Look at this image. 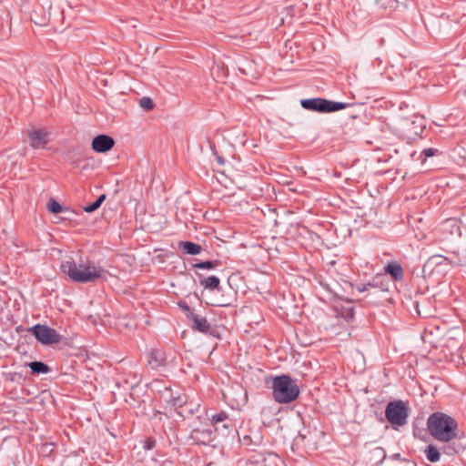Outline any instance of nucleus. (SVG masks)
<instances>
[{
    "label": "nucleus",
    "instance_id": "obj_1",
    "mask_svg": "<svg viewBox=\"0 0 466 466\" xmlns=\"http://www.w3.org/2000/svg\"><path fill=\"white\" fill-rule=\"evenodd\" d=\"M60 268L64 274L76 283L95 282L106 273V270L100 266L93 263H76L74 260L63 261Z\"/></svg>",
    "mask_w": 466,
    "mask_h": 466
},
{
    "label": "nucleus",
    "instance_id": "obj_2",
    "mask_svg": "<svg viewBox=\"0 0 466 466\" xmlns=\"http://www.w3.org/2000/svg\"><path fill=\"white\" fill-rule=\"evenodd\" d=\"M427 425L431 435L435 440L449 441L457 436V422L442 412L432 413L428 419Z\"/></svg>",
    "mask_w": 466,
    "mask_h": 466
},
{
    "label": "nucleus",
    "instance_id": "obj_3",
    "mask_svg": "<svg viewBox=\"0 0 466 466\" xmlns=\"http://www.w3.org/2000/svg\"><path fill=\"white\" fill-rule=\"evenodd\" d=\"M272 394L279 403H289L295 400L299 394V388L296 380L288 375L278 376L273 380Z\"/></svg>",
    "mask_w": 466,
    "mask_h": 466
},
{
    "label": "nucleus",
    "instance_id": "obj_4",
    "mask_svg": "<svg viewBox=\"0 0 466 466\" xmlns=\"http://www.w3.org/2000/svg\"><path fill=\"white\" fill-rule=\"evenodd\" d=\"M300 105L304 109L319 113H331L345 109L348 103L335 102L321 97L302 99Z\"/></svg>",
    "mask_w": 466,
    "mask_h": 466
},
{
    "label": "nucleus",
    "instance_id": "obj_5",
    "mask_svg": "<svg viewBox=\"0 0 466 466\" xmlns=\"http://www.w3.org/2000/svg\"><path fill=\"white\" fill-rule=\"evenodd\" d=\"M385 416L388 421L392 425H405L409 416L408 408L405 402L402 400L389 402L385 409Z\"/></svg>",
    "mask_w": 466,
    "mask_h": 466
},
{
    "label": "nucleus",
    "instance_id": "obj_6",
    "mask_svg": "<svg viewBox=\"0 0 466 466\" xmlns=\"http://www.w3.org/2000/svg\"><path fill=\"white\" fill-rule=\"evenodd\" d=\"M28 332L35 337V339L45 345H51L60 341V335L56 329L46 325L36 324L28 329Z\"/></svg>",
    "mask_w": 466,
    "mask_h": 466
},
{
    "label": "nucleus",
    "instance_id": "obj_7",
    "mask_svg": "<svg viewBox=\"0 0 466 466\" xmlns=\"http://www.w3.org/2000/svg\"><path fill=\"white\" fill-rule=\"evenodd\" d=\"M27 136L34 149L45 148L50 141V133L46 128H30L27 130Z\"/></svg>",
    "mask_w": 466,
    "mask_h": 466
},
{
    "label": "nucleus",
    "instance_id": "obj_8",
    "mask_svg": "<svg viewBox=\"0 0 466 466\" xmlns=\"http://www.w3.org/2000/svg\"><path fill=\"white\" fill-rule=\"evenodd\" d=\"M115 145V140L107 135H98L92 141V148L97 153L109 151Z\"/></svg>",
    "mask_w": 466,
    "mask_h": 466
},
{
    "label": "nucleus",
    "instance_id": "obj_9",
    "mask_svg": "<svg viewBox=\"0 0 466 466\" xmlns=\"http://www.w3.org/2000/svg\"><path fill=\"white\" fill-rule=\"evenodd\" d=\"M193 324L192 328L202 333H208L211 329L210 324L208 322L206 318H202L198 314L191 313L189 318Z\"/></svg>",
    "mask_w": 466,
    "mask_h": 466
},
{
    "label": "nucleus",
    "instance_id": "obj_10",
    "mask_svg": "<svg viewBox=\"0 0 466 466\" xmlns=\"http://www.w3.org/2000/svg\"><path fill=\"white\" fill-rule=\"evenodd\" d=\"M387 274L391 275L394 280L400 281L403 279L402 267L397 262H390L384 267Z\"/></svg>",
    "mask_w": 466,
    "mask_h": 466
},
{
    "label": "nucleus",
    "instance_id": "obj_11",
    "mask_svg": "<svg viewBox=\"0 0 466 466\" xmlns=\"http://www.w3.org/2000/svg\"><path fill=\"white\" fill-rule=\"evenodd\" d=\"M179 248L185 254L189 255H198L201 252L202 248L200 245L190 242V241H182L179 243Z\"/></svg>",
    "mask_w": 466,
    "mask_h": 466
},
{
    "label": "nucleus",
    "instance_id": "obj_12",
    "mask_svg": "<svg viewBox=\"0 0 466 466\" xmlns=\"http://www.w3.org/2000/svg\"><path fill=\"white\" fill-rule=\"evenodd\" d=\"M33 374H46L50 371L48 365L42 361H33L27 364Z\"/></svg>",
    "mask_w": 466,
    "mask_h": 466
},
{
    "label": "nucleus",
    "instance_id": "obj_13",
    "mask_svg": "<svg viewBox=\"0 0 466 466\" xmlns=\"http://www.w3.org/2000/svg\"><path fill=\"white\" fill-rule=\"evenodd\" d=\"M219 284L220 280L216 276H209L200 280L201 286L211 290L218 289Z\"/></svg>",
    "mask_w": 466,
    "mask_h": 466
},
{
    "label": "nucleus",
    "instance_id": "obj_14",
    "mask_svg": "<svg viewBox=\"0 0 466 466\" xmlns=\"http://www.w3.org/2000/svg\"><path fill=\"white\" fill-rule=\"evenodd\" d=\"M425 454L431 462H437L441 459L439 451L433 445L427 446L425 449Z\"/></svg>",
    "mask_w": 466,
    "mask_h": 466
},
{
    "label": "nucleus",
    "instance_id": "obj_15",
    "mask_svg": "<svg viewBox=\"0 0 466 466\" xmlns=\"http://www.w3.org/2000/svg\"><path fill=\"white\" fill-rule=\"evenodd\" d=\"M167 402L173 407L180 408L187 403V397L184 394H179L177 396L171 397Z\"/></svg>",
    "mask_w": 466,
    "mask_h": 466
},
{
    "label": "nucleus",
    "instance_id": "obj_16",
    "mask_svg": "<svg viewBox=\"0 0 466 466\" xmlns=\"http://www.w3.org/2000/svg\"><path fill=\"white\" fill-rule=\"evenodd\" d=\"M105 199H106V195L103 194V195L99 196L95 202H93L90 205L86 206L84 208V211L86 213L94 212L102 205V203L104 202Z\"/></svg>",
    "mask_w": 466,
    "mask_h": 466
},
{
    "label": "nucleus",
    "instance_id": "obj_17",
    "mask_svg": "<svg viewBox=\"0 0 466 466\" xmlns=\"http://www.w3.org/2000/svg\"><path fill=\"white\" fill-rule=\"evenodd\" d=\"M227 419H228V414L224 411H221L217 414H212L210 416L211 423H212V425H214L216 427V430H218L219 429L218 424L220 422H224Z\"/></svg>",
    "mask_w": 466,
    "mask_h": 466
},
{
    "label": "nucleus",
    "instance_id": "obj_18",
    "mask_svg": "<svg viewBox=\"0 0 466 466\" xmlns=\"http://www.w3.org/2000/svg\"><path fill=\"white\" fill-rule=\"evenodd\" d=\"M220 264L221 263L218 260H212V261H204V262L196 263L194 265V267L197 268H199V269H213V268L220 266Z\"/></svg>",
    "mask_w": 466,
    "mask_h": 466
},
{
    "label": "nucleus",
    "instance_id": "obj_19",
    "mask_svg": "<svg viewBox=\"0 0 466 466\" xmlns=\"http://www.w3.org/2000/svg\"><path fill=\"white\" fill-rule=\"evenodd\" d=\"M437 266L434 265V259H431V258H429L426 262L424 263L423 265V268H422V272L424 274V276L426 275H432L434 273V270H435V268Z\"/></svg>",
    "mask_w": 466,
    "mask_h": 466
},
{
    "label": "nucleus",
    "instance_id": "obj_20",
    "mask_svg": "<svg viewBox=\"0 0 466 466\" xmlns=\"http://www.w3.org/2000/svg\"><path fill=\"white\" fill-rule=\"evenodd\" d=\"M47 209L51 213L57 214L63 210V208L56 200L52 198L48 202Z\"/></svg>",
    "mask_w": 466,
    "mask_h": 466
},
{
    "label": "nucleus",
    "instance_id": "obj_21",
    "mask_svg": "<svg viewBox=\"0 0 466 466\" xmlns=\"http://www.w3.org/2000/svg\"><path fill=\"white\" fill-rule=\"evenodd\" d=\"M139 105L145 110H151L154 107L153 100L147 96L142 97L139 101Z\"/></svg>",
    "mask_w": 466,
    "mask_h": 466
},
{
    "label": "nucleus",
    "instance_id": "obj_22",
    "mask_svg": "<svg viewBox=\"0 0 466 466\" xmlns=\"http://www.w3.org/2000/svg\"><path fill=\"white\" fill-rule=\"evenodd\" d=\"M431 259H434V265L437 267L447 265L448 258L441 255H433L431 257Z\"/></svg>",
    "mask_w": 466,
    "mask_h": 466
},
{
    "label": "nucleus",
    "instance_id": "obj_23",
    "mask_svg": "<svg viewBox=\"0 0 466 466\" xmlns=\"http://www.w3.org/2000/svg\"><path fill=\"white\" fill-rule=\"evenodd\" d=\"M178 306L183 309V311L185 313H187V317L190 318L191 317V313H194L192 311V309H190V307L186 303V302H182L180 301L178 303Z\"/></svg>",
    "mask_w": 466,
    "mask_h": 466
},
{
    "label": "nucleus",
    "instance_id": "obj_24",
    "mask_svg": "<svg viewBox=\"0 0 466 466\" xmlns=\"http://www.w3.org/2000/svg\"><path fill=\"white\" fill-rule=\"evenodd\" d=\"M156 445V441L152 438H147L144 443L145 450H152Z\"/></svg>",
    "mask_w": 466,
    "mask_h": 466
},
{
    "label": "nucleus",
    "instance_id": "obj_25",
    "mask_svg": "<svg viewBox=\"0 0 466 466\" xmlns=\"http://www.w3.org/2000/svg\"><path fill=\"white\" fill-rule=\"evenodd\" d=\"M369 287H377V285L375 283H370V282L368 284H360V285H357L356 289L359 292H364L368 289Z\"/></svg>",
    "mask_w": 466,
    "mask_h": 466
},
{
    "label": "nucleus",
    "instance_id": "obj_26",
    "mask_svg": "<svg viewBox=\"0 0 466 466\" xmlns=\"http://www.w3.org/2000/svg\"><path fill=\"white\" fill-rule=\"evenodd\" d=\"M372 452L377 457H381L382 459H385L386 457L384 450L380 447L375 448Z\"/></svg>",
    "mask_w": 466,
    "mask_h": 466
},
{
    "label": "nucleus",
    "instance_id": "obj_27",
    "mask_svg": "<svg viewBox=\"0 0 466 466\" xmlns=\"http://www.w3.org/2000/svg\"><path fill=\"white\" fill-rule=\"evenodd\" d=\"M436 151H437V150H436V149H434V148H427V149H424V150L422 151V154H423L426 157H430L434 156V154H435V152H436Z\"/></svg>",
    "mask_w": 466,
    "mask_h": 466
},
{
    "label": "nucleus",
    "instance_id": "obj_28",
    "mask_svg": "<svg viewBox=\"0 0 466 466\" xmlns=\"http://www.w3.org/2000/svg\"><path fill=\"white\" fill-rule=\"evenodd\" d=\"M173 462L170 461H165L162 464V466H172Z\"/></svg>",
    "mask_w": 466,
    "mask_h": 466
},
{
    "label": "nucleus",
    "instance_id": "obj_29",
    "mask_svg": "<svg viewBox=\"0 0 466 466\" xmlns=\"http://www.w3.org/2000/svg\"><path fill=\"white\" fill-rule=\"evenodd\" d=\"M218 163H219V164H223V163H224L223 158H222V157H218Z\"/></svg>",
    "mask_w": 466,
    "mask_h": 466
},
{
    "label": "nucleus",
    "instance_id": "obj_30",
    "mask_svg": "<svg viewBox=\"0 0 466 466\" xmlns=\"http://www.w3.org/2000/svg\"><path fill=\"white\" fill-rule=\"evenodd\" d=\"M222 427H223L224 429H228V428H229V426H228L227 423H224V424L222 425Z\"/></svg>",
    "mask_w": 466,
    "mask_h": 466
},
{
    "label": "nucleus",
    "instance_id": "obj_31",
    "mask_svg": "<svg viewBox=\"0 0 466 466\" xmlns=\"http://www.w3.org/2000/svg\"><path fill=\"white\" fill-rule=\"evenodd\" d=\"M49 446V444H45V448H48Z\"/></svg>",
    "mask_w": 466,
    "mask_h": 466
}]
</instances>
